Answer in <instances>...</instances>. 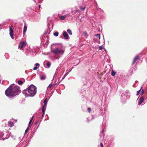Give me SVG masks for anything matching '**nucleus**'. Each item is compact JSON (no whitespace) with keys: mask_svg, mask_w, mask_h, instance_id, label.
Segmentation results:
<instances>
[{"mask_svg":"<svg viewBox=\"0 0 147 147\" xmlns=\"http://www.w3.org/2000/svg\"><path fill=\"white\" fill-rule=\"evenodd\" d=\"M35 65L36 66H39V64L38 63H36L35 64Z\"/></svg>","mask_w":147,"mask_h":147,"instance_id":"obj_34","label":"nucleus"},{"mask_svg":"<svg viewBox=\"0 0 147 147\" xmlns=\"http://www.w3.org/2000/svg\"><path fill=\"white\" fill-rule=\"evenodd\" d=\"M46 78V76H42L40 78V79L41 80H45Z\"/></svg>","mask_w":147,"mask_h":147,"instance_id":"obj_16","label":"nucleus"},{"mask_svg":"<svg viewBox=\"0 0 147 147\" xmlns=\"http://www.w3.org/2000/svg\"><path fill=\"white\" fill-rule=\"evenodd\" d=\"M17 82L18 84L20 85H22L23 83V81L21 80L18 81Z\"/></svg>","mask_w":147,"mask_h":147,"instance_id":"obj_14","label":"nucleus"},{"mask_svg":"<svg viewBox=\"0 0 147 147\" xmlns=\"http://www.w3.org/2000/svg\"><path fill=\"white\" fill-rule=\"evenodd\" d=\"M139 56L138 55H136L134 58L133 61L132 62V65H133L136 62V61L139 59Z\"/></svg>","mask_w":147,"mask_h":147,"instance_id":"obj_6","label":"nucleus"},{"mask_svg":"<svg viewBox=\"0 0 147 147\" xmlns=\"http://www.w3.org/2000/svg\"><path fill=\"white\" fill-rule=\"evenodd\" d=\"M20 90L18 86L11 84L5 91L6 95L10 98H12L20 92Z\"/></svg>","mask_w":147,"mask_h":147,"instance_id":"obj_1","label":"nucleus"},{"mask_svg":"<svg viewBox=\"0 0 147 147\" xmlns=\"http://www.w3.org/2000/svg\"><path fill=\"white\" fill-rule=\"evenodd\" d=\"M14 123L10 121L8 123V125L10 127H12L13 126Z\"/></svg>","mask_w":147,"mask_h":147,"instance_id":"obj_9","label":"nucleus"},{"mask_svg":"<svg viewBox=\"0 0 147 147\" xmlns=\"http://www.w3.org/2000/svg\"><path fill=\"white\" fill-rule=\"evenodd\" d=\"M59 34V33L57 32H55V33H53V35L56 36H58Z\"/></svg>","mask_w":147,"mask_h":147,"instance_id":"obj_18","label":"nucleus"},{"mask_svg":"<svg viewBox=\"0 0 147 147\" xmlns=\"http://www.w3.org/2000/svg\"><path fill=\"white\" fill-rule=\"evenodd\" d=\"M26 45V42L24 41L21 42L20 43L19 45V48L20 49L23 50V48L25 47Z\"/></svg>","mask_w":147,"mask_h":147,"instance_id":"obj_4","label":"nucleus"},{"mask_svg":"<svg viewBox=\"0 0 147 147\" xmlns=\"http://www.w3.org/2000/svg\"><path fill=\"white\" fill-rule=\"evenodd\" d=\"M96 36L99 38V39H100V34H97L96 35Z\"/></svg>","mask_w":147,"mask_h":147,"instance_id":"obj_22","label":"nucleus"},{"mask_svg":"<svg viewBox=\"0 0 147 147\" xmlns=\"http://www.w3.org/2000/svg\"><path fill=\"white\" fill-rule=\"evenodd\" d=\"M66 17V16L65 15L61 16H60L59 18L61 20H63L65 19Z\"/></svg>","mask_w":147,"mask_h":147,"instance_id":"obj_10","label":"nucleus"},{"mask_svg":"<svg viewBox=\"0 0 147 147\" xmlns=\"http://www.w3.org/2000/svg\"><path fill=\"white\" fill-rule=\"evenodd\" d=\"M33 117H34L33 116L32 117L31 120L29 122V125H30V124H31V122L33 120Z\"/></svg>","mask_w":147,"mask_h":147,"instance_id":"obj_21","label":"nucleus"},{"mask_svg":"<svg viewBox=\"0 0 147 147\" xmlns=\"http://www.w3.org/2000/svg\"><path fill=\"white\" fill-rule=\"evenodd\" d=\"M29 127H28L27 129H26V130H25V134L28 131V130L29 129Z\"/></svg>","mask_w":147,"mask_h":147,"instance_id":"obj_29","label":"nucleus"},{"mask_svg":"<svg viewBox=\"0 0 147 147\" xmlns=\"http://www.w3.org/2000/svg\"><path fill=\"white\" fill-rule=\"evenodd\" d=\"M47 101L45 103L44 105L42 107L46 108L47 105Z\"/></svg>","mask_w":147,"mask_h":147,"instance_id":"obj_23","label":"nucleus"},{"mask_svg":"<svg viewBox=\"0 0 147 147\" xmlns=\"http://www.w3.org/2000/svg\"><path fill=\"white\" fill-rule=\"evenodd\" d=\"M47 98H46V99L45 100H44V101L43 102V103H46V102L47 101Z\"/></svg>","mask_w":147,"mask_h":147,"instance_id":"obj_32","label":"nucleus"},{"mask_svg":"<svg viewBox=\"0 0 147 147\" xmlns=\"http://www.w3.org/2000/svg\"><path fill=\"white\" fill-rule=\"evenodd\" d=\"M79 11H78V10H77V11H76V12H79Z\"/></svg>","mask_w":147,"mask_h":147,"instance_id":"obj_37","label":"nucleus"},{"mask_svg":"<svg viewBox=\"0 0 147 147\" xmlns=\"http://www.w3.org/2000/svg\"><path fill=\"white\" fill-rule=\"evenodd\" d=\"M86 8V6H80V10L82 11H83Z\"/></svg>","mask_w":147,"mask_h":147,"instance_id":"obj_12","label":"nucleus"},{"mask_svg":"<svg viewBox=\"0 0 147 147\" xmlns=\"http://www.w3.org/2000/svg\"><path fill=\"white\" fill-rule=\"evenodd\" d=\"M84 35L85 36H86L87 34V33L86 32H85L84 33Z\"/></svg>","mask_w":147,"mask_h":147,"instance_id":"obj_33","label":"nucleus"},{"mask_svg":"<svg viewBox=\"0 0 147 147\" xmlns=\"http://www.w3.org/2000/svg\"><path fill=\"white\" fill-rule=\"evenodd\" d=\"M69 72H68L67 73H66L64 75V77L63 78H64L67 75V74H69Z\"/></svg>","mask_w":147,"mask_h":147,"instance_id":"obj_28","label":"nucleus"},{"mask_svg":"<svg viewBox=\"0 0 147 147\" xmlns=\"http://www.w3.org/2000/svg\"><path fill=\"white\" fill-rule=\"evenodd\" d=\"M70 71H71L70 69H69V72Z\"/></svg>","mask_w":147,"mask_h":147,"instance_id":"obj_38","label":"nucleus"},{"mask_svg":"<svg viewBox=\"0 0 147 147\" xmlns=\"http://www.w3.org/2000/svg\"><path fill=\"white\" fill-rule=\"evenodd\" d=\"M142 87L141 88V89L140 90H139V91H137L138 93H137V94H136V95H138L140 93V92L141 90V89H142Z\"/></svg>","mask_w":147,"mask_h":147,"instance_id":"obj_25","label":"nucleus"},{"mask_svg":"<svg viewBox=\"0 0 147 147\" xmlns=\"http://www.w3.org/2000/svg\"><path fill=\"white\" fill-rule=\"evenodd\" d=\"M52 51L53 53L55 54V55L59 54L62 55L64 52V50H63L62 49L59 48H57L54 49Z\"/></svg>","mask_w":147,"mask_h":147,"instance_id":"obj_3","label":"nucleus"},{"mask_svg":"<svg viewBox=\"0 0 147 147\" xmlns=\"http://www.w3.org/2000/svg\"><path fill=\"white\" fill-rule=\"evenodd\" d=\"M46 109V108L42 107V112H43V114H42V117L44 115V113H45V111Z\"/></svg>","mask_w":147,"mask_h":147,"instance_id":"obj_11","label":"nucleus"},{"mask_svg":"<svg viewBox=\"0 0 147 147\" xmlns=\"http://www.w3.org/2000/svg\"><path fill=\"white\" fill-rule=\"evenodd\" d=\"M27 26H26V25L25 24L24 27V30H23V34H25L26 33V30L27 29Z\"/></svg>","mask_w":147,"mask_h":147,"instance_id":"obj_8","label":"nucleus"},{"mask_svg":"<svg viewBox=\"0 0 147 147\" xmlns=\"http://www.w3.org/2000/svg\"><path fill=\"white\" fill-rule=\"evenodd\" d=\"M111 75L113 76H114L116 74V72L114 71L113 70H112L111 71Z\"/></svg>","mask_w":147,"mask_h":147,"instance_id":"obj_13","label":"nucleus"},{"mask_svg":"<svg viewBox=\"0 0 147 147\" xmlns=\"http://www.w3.org/2000/svg\"><path fill=\"white\" fill-rule=\"evenodd\" d=\"M63 35L64 37V38L65 39H67L68 38L69 36L67 32L65 31H63Z\"/></svg>","mask_w":147,"mask_h":147,"instance_id":"obj_5","label":"nucleus"},{"mask_svg":"<svg viewBox=\"0 0 147 147\" xmlns=\"http://www.w3.org/2000/svg\"><path fill=\"white\" fill-rule=\"evenodd\" d=\"M99 48L100 49H102V47L101 46H100L99 47Z\"/></svg>","mask_w":147,"mask_h":147,"instance_id":"obj_35","label":"nucleus"},{"mask_svg":"<svg viewBox=\"0 0 147 147\" xmlns=\"http://www.w3.org/2000/svg\"><path fill=\"white\" fill-rule=\"evenodd\" d=\"M38 67H37V66H36V67H34L33 68V70H36L38 69Z\"/></svg>","mask_w":147,"mask_h":147,"instance_id":"obj_26","label":"nucleus"},{"mask_svg":"<svg viewBox=\"0 0 147 147\" xmlns=\"http://www.w3.org/2000/svg\"><path fill=\"white\" fill-rule=\"evenodd\" d=\"M144 90H142V94H141V96L144 93Z\"/></svg>","mask_w":147,"mask_h":147,"instance_id":"obj_30","label":"nucleus"},{"mask_svg":"<svg viewBox=\"0 0 147 147\" xmlns=\"http://www.w3.org/2000/svg\"><path fill=\"white\" fill-rule=\"evenodd\" d=\"M12 26H9V30L10 31V32H11V33H13V30L12 29Z\"/></svg>","mask_w":147,"mask_h":147,"instance_id":"obj_17","label":"nucleus"},{"mask_svg":"<svg viewBox=\"0 0 147 147\" xmlns=\"http://www.w3.org/2000/svg\"><path fill=\"white\" fill-rule=\"evenodd\" d=\"M144 98L142 97H140L139 98V102L138 103V105H140L142 102H143Z\"/></svg>","mask_w":147,"mask_h":147,"instance_id":"obj_7","label":"nucleus"},{"mask_svg":"<svg viewBox=\"0 0 147 147\" xmlns=\"http://www.w3.org/2000/svg\"><path fill=\"white\" fill-rule=\"evenodd\" d=\"M87 110L89 113H90V112L91 111V109L90 108V107L88 108L87 109Z\"/></svg>","mask_w":147,"mask_h":147,"instance_id":"obj_24","label":"nucleus"},{"mask_svg":"<svg viewBox=\"0 0 147 147\" xmlns=\"http://www.w3.org/2000/svg\"><path fill=\"white\" fill-rule=\"evenodd\" d=\"M26 90H27L28 93L30 94V96H34L36 92V87L33 85H30Z\"/></svg>","mask_w":147,"mask_h":147,"instance_id":"obj_2","label":"nucleus"},{"mask_svg":"<svg viewBox=\"0 0 147 147\" xmlns=\"http://www.w3.org/2000/svg\"><path fill=\"white\" fill-rule=\"evenodd\" d=\"M100 147H104L103 144L102 143H100Z\"/></svg>","mask_w":147,"mask_h":147,"instance_id":"obj_31","label":"nucleus"},{"mask_svg":"<svg viewBox=\"0 0 147 147\" xmlns=\"http://www.w3.org/2000/svg\"><path fill=\"white\" fill-rule=\"evenodd\" d=\"M51 63L50 62H48L47 63V65L48 67H49L51 65Z\"/></svg>","mask_w":147,"mask_h":147,"instance_id":"obj_20","label":"nucleus"},{"mask_svg":"<svg viewBox=\"0 0 147 147\" xmlns=\"http://www.w3.org/2000/svg\"><path fill=\"white\" fill-rule=\"evenodd\" d=\"M53 85L52 84H50L48 86V87L51 88L53 86Z\"/></svg>","mask_w":147,"mask_h":147,"instance_id":"obj_27","label":"nucleus"},{"mask_svg":"<svg viewBox=\"0 0 147 147\" xmlns=\"http://www.w3.org/2000/svg\"><path fill=\"white\" fill-rule=\"evenodd\" d=\"M13 33H11V32H9V34L10 35V36H11V37L13 39Z\"/></svg>","mask_w":147,"mask_h":147,"instance_id":"obj_19","label":"nucleus"},{"mask_svg":"<svg viewBox=\"0 0 147 147\" xmlns=\"http://www.w3.org/2000/svg\"><path fill=\"white\" fill-rule=\"evenodd\" d=\"M67 31L69 35H71L72 34V32L71 30L70 29H67Z\"/></svg>","mask_w":147,"mask_h":147,"instance_id":"obj_15","label":"nucleus"},{"mask_svg":"<svg viewBox=\"0 0 147 147\" xmlns=\"http://www.w3.org/2000/svg\"><path fill=\"white\" fill-rule=\"evenodd\" d=\"M40 5L39 6V8H40Z\"/></svg>","mask_w":147,"mask_h":147,"instance_id":"obj_36","label":"nucleus"}]
</instances>
